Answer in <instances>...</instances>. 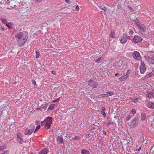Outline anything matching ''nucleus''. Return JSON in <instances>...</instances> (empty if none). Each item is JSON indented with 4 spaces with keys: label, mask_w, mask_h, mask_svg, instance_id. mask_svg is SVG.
Here are the masks:
<instances>
[{
    "label": "nucleus",
    "mask_w": 154,
    "mask_h": 154,
    "mask_svg": "<svg viewBox=\"0 0 154 154\" xmlns=\"http://www.w3.org/2000/svg\"><path fill=\"white\" fill-rule=\"evenodd\" d=\"M15 37L18 39L17 44L21 47L26 42L28 37V33L27 32H20L15 35Z\"/></svg>",
    "instance_id": "1"
},
{
    "label": "nucleus",
    "mask_w": 154,
    "mask_h": 154,
    "mask_svg": "<svg viewBox=\"0 0 154 154\" xmlns=\"http://www.w3.org/2000/svg\"><path fill=\"white\" fill-rule=\"evenodd\" d=\"M52 118L48 117L45 119V128L46 129H49L52 123Z\"/></svg>",
    "instance_id": "2"
},
{
    "label": "nucleus",
    "mask_w": 154,
    "mask_h": 154,
    "mask_svg": "<svg viewBox=\"0 0 154 154\" xmlns=\"http://www.w3.org/2000/svg\"><path fill=\"white\" fill-rule=\"evenodd\" d=\"M35 128V126L32 124H31L28 127L25 131V134L27 135L31 134Z\"/></svg>",
    "instance_id": "3"
},
{
    "label": "nucleus",
    "mask_w": 154,
    "mask_h": 154,
    "mask_svg": "<svg viewBox=\"0 0 154 154\" xmlns=\"http://www.w3.org/2000/svg\"><path fill=\"white\" fill-rule=\"evenodd\" d=\"M139 122V119L137 117H135L131 124V127L132 128L136 127L137 126L138 123Z\"/></svg>",
    "instance_id": "4"
},
{
    "label": "nucleus",
    "mask_w": 154,
    "mask_h": 154,
    "mask_svg": "<svg viewBox=\"0 0 154 154\" xmlns=\"http://www.w3.org/2000/svg\"><path fill=\"white\" fill-rule=\"evenodd\" d=\"M146 67L145 66L144 63L143 61H141L140 66V73L143 74L146 71Z\"/></svg>",
    "instance_id": "5"
},
{
    "label": "nucleus",
    "mask_w": 154,
    "mask_h": 154,
    "mask_svg": "<svg viewBox=\"0 0 154 154\" xmlns=\"http://www.w3.org/2000/svg\"><path fill=\"white\" fill-rule=\"evenodd\" d=\"M88 85L90 86H92L93 88H97L98 87V83L90 79L88 81Z\"/></svg>",
    "instance_id": "6"
},
{
    "label": "nucleus",
    "mask_w": 154,
    "mask_h": 154,
    "mask_svg": "<svg viewBox=\"0 0 154 154\" xmlns=\"http://www.w3.org/2000/svg\"><path fill=\"white\" fill-rule=\"evenodd\" d=\"M132 54L133 57L134 59H137L138 60H140L141 59L140 53L137 51H134L132 53Z\"/></svg>",
    "instance_id": "7"
},
{
    "label": "nucleus",
    "mask_w": 154,
    "mask_h": 154,
    "mask_svg": "<svg viewBox=\"0 0 154 154\" xmlns=\"http://www.w3.org/2000/svg\"><path fill=\"white\" fill-rule=\"evenodd\" d=\"M127 35L124 34L123 35L121 38H120L119 40L122 44H125L127 41Z\"/></svg>",
    "instance_id": "8"
},
{
    "label": "nucleus",
    "mask_w": 154,
    "mask_h": 154,
    "mask_svg": "<svg viewBox=\"0 0 154 154\" xmlns=\"http://www.w3.org/2000/svg\"><path fill=\"white\" fill-rule=\"evenodd\" d=\"M133 42L135 43L141 42L142 40V38L140 36L135 35L133 38Z\"/></svg>",
    "instance_id": "9"
},
{
    "label": "nucleus",
    "mask_w": 154,
    "mask_h": 154,
    "mask_svg": "<svg viewBox=\"0 0 154 154\" xmlns=\"http://www.w3.org/2000/svg\"><path fill=\"white\" fill-rule=\"evenodd\" d=\"M146 106L149 108H154V102L147 101Z\"/></svg>",
    "instance_id": "10"
},
{
    "label": "nucleus",
    "mask_w": 154,
    "mask_h": 154,
    "mask_svg": "<svg viewBox=\"0 0 154 154\" xmlns=\"http://www.w3.org/2000/svg\"><path fill=\"white\" fill-rule=\"evenodd\" d=\"M146 58L149 62L151 64H154V59L149 56H146Z\"/></svg>",
    "instance_id": "11"
},
{
    "label": "nucleus",
    "mask_w": 154,
    "mask_h": 154,
    "mask_svg": "<svg viewBox=\"0 0 154 154\" xmlns=\"http://www.w3.org/2000/svg\"><path fill=\"white\" fill-rule=\"evenodd\" d=\"M57 143L59 144H60L63 143V138L60 136H58L57 138Z\"/></svg>",
    "instance_id": "12"
},
{
    "label": "nucleus",
    "mask_w": 154,
    "mask_h": 154,
    "mask_svg": "<svg viewBox=\"0 0 154 154\" xmlns=\"http://www.w3.org/2000/svg\"><path fill=\"white\" fill-rule=\"evenodd\" d=\"M139 29L141 32H144L146 31V27L145 26L141 25L140 26Z\"/></svg>",
    "instance_id": "13"
},
{
    "label": "nucleus",
    "mask_w": 154,
    "mask_h": 154,
    "mask_svg": "<svg viewBox=\"0 0 154 154\" xmlns=\"http://www.w3.org/2000/svg\"><path fill=\"white\" fill-rule=\"evenodd\" d=\"M48 151V149L47 148H45L42 149L39 152H41L42 154H47Z\"/></svg>",
    "instance_id": "14"
},
{
    "label": "nucleus",
    "mask_w": 154,
    "mask_h": 154,
    "mask_svg": "<svg viewBox=\"0 0 154 154\" xmlns=\"http://www.w3.org/2000/svg\"><path fill=\"white\" fill-rule=\"evenodd\" d=\"M81 154H89V151L87 150L83 149L81 150Z\"/></svg>",
    "instance_id": "15"
},
{
    "label": "nucleus",
    "mask_w": 154,
    "mask_h": 154,
    "mask_svg": "<svg viewBox=\"0 0 154 154\" xmlns=\"http://www.w3.org/2000/svg\"><path fill=\"white\" fill-rule=\"evenodd\" d=\"M154 95V92H149L148 93L147 97L149 98H151L152 97H153Z\"/></svg>",
    "instance_id": "16"
},
{
    "label": "nucleus",
    "mask_w": 154,
    "mask_h": 154,
    "mask_svg": "<svg viewBox=\"0 0 154 154\" xmlns=\"http://www.w3.org/2000/svg\"><path fill=\"white\" fill-rule=\"evenodd\" d=\"M146 117V115L144 113H143L141 115V120L144 121L145 120Z\"/></svg>",
    "instance_id": "17"
},
{
    "label": "nucleus",
    "mask_w": 154,
    "mask_h": 154,
    "mask_svg": "<svg viewBox=\"0 0 154 154\" xmlns=\"http://www.w3.org/2000/svg\"><path fill=\"white\" fill-rule=\"evenodd\" d=\"M154 75V74L152 72H150L147 75L145 76V79H147L150 77L152 76V75Z\"/></svg>",
    "instance_id": "18"
},
{
    "label": "nucleus",
    "mask_w": 154,
    "mask_h": 154,
    "mask_svg": "<svg viewBox=\"0 0 154 154\" xmlns=\"http://www.w3.org/2000/svg\"><path fill=\"white\" fill-rule=\"evenodd\" d=\"M103 57H101L98 58L97 59L94 60V61L97 63H100L101 62V60H102Z\"/></svg>",
    "instance_id": "19"
},
{
    "label": "nucleus",
    "mask_w": 154,
    "mask_h": 154,
    "mask_svg": "<svg viewBox=\"0 0 154 154\" xmlns=\"http://www.w3.org/2000/svg\"><path fill=\"white\" fill-rule=\"evenodd\" d=\"M0 20L1 21H2V22L4 24H6L7 23V20L5 18H3L2 17L0 18Z\"/></svg>",
    "instance_id": "20"
},
{
    "label": "nucleus",
    "mask_w": 154,
    "mask_h": 154,
    "mask_svg": "<svg viewBox=\"0 0 154 154\" xmlns=\"http://www.w3.org/2000/svg\"><path fill=\"white\" fill-rule=\"evenodd\" d=\"M6 26L8 27L9 29H12L13 28L12 24H11L10 23H7L6 24Z\"/></svg>",
    "instance_id": "21"
},
{
    "label": "nucleus",
    "mask_w": 154,
    "mask_h": 154,
    "mask_svg": "<svg viewBox=\"0 0 154 154\" xmlns=\"http://www.w3.org/2000/svg\"><path fill=\"white\" fill-rule=\"evenodd\" d=\"M144 137L143 136H141L140 137V139L139 140V142L140 143H143L144 142Z\"/></svg>",
    "instance_id": "22"
},
{
    "label": "nucleus",
    "mask_w": 154,
    "mask_h": 154,
    "mask_svg": "<svg viewBox=\"0 0 154 154\" xmlns=\"http://www.w3.org/2000/svg\"><path fill=\"white\" fill-rule=\"evenodd\" d=\"M81 138L79 136H75L72 138V140H79L81 139Z\"/></svg>",
    "instance_id": "23"
},
{
    "label": "nucleus",
    "mask_w": 154,
    "mask_h": 154,
    "mask_svg": "<svg viewBox=\"0 0 154 154\" xmlns=\"http://www.w3.org/2000/svg\"><path fill=\"white\" fill-rule=\"evenodd\" d=\"M99 8L102 10H103L104 11H106V8L103 5H102L101 6H100Z\"/></svg>",
    "instance_id": "24"
},
{
    "label": "nucleus",
    "mask_w": 154,
    "mask_h": 154,
    "mask_svg": "<svg viewBox=\"0 0 154 154\" xmlns=\"http://www.w3.org/2000/svg\"><path fill=\"white\" fill-rule=\"evenodd\" d=\"M136 110L134 109H132L131 112H130V113L131 114H133L134 115L136 113Z\"/></svg>",
    "instance_id": "25"
},
{
    "label": "nucleus",
    "mask_w": 154,
    "mask_h": 154,
    "mask_svg": "<svg viewBox=\"0 0 154 154\" xmlns=\"http://www.w3.org/2000/svg\"><path fill=\"white\" fill-rule=\"evenodd\" d=\"M128 77V76L127 75V74H126V75H124L122 76V81H124L125 80L127 79Z\"/></svg>",
    "instance_id": "26"
},
{
    "label": "nucleus",
    "mask_w": 154,
    "mask_h": 154,
    "mask_svg": "<svg viewBox=\"0 0 154 154\" xmlns=\"http://www.w3.org/2000/svg\"><path fill=\"white\" fill-rule=\"evenodd\" d=\"M107 93L108 95V96H111L114 94L113 92H107Z\"/></svg>",
    "instance_id": "27"
},
{
    "label": "nucleus",
    "mask_w": 154,
    "mask_h": 154,
    "mask_svg": "<svg viewBox=\"0 0 154 154\" xmlns=\"http://www.w3.org/2000/svg\"><path fill=\"white\" fill-rule=\"evenodd\" d=\"M131 116L130 115L127 116L126 118V121H128L131 119Z\"/></svg>",
    "instance_id": "28"
},
{
    "label": "nucleus",
    "mask_w": 154,
    "mask_h": 154,
    "mask_svg": "<svg viewBox=\"0 0 154 154\" xmlns=\"http://www.w3.org/2000/svg\"><path fill=\"white\" fill-rule=\"evenodd\" d=\"M114 32L111 31V33H110V37L112 38H114Z\"/></svg>",
    "instance_id": "29"
},
{
    "label": "nucleus",
    "mask_w": 154,
    "mask_h": 154,
    "mask_svg": "<svg viewBox=\"0 0 154 154\" xmlns=\"http://www.w3.org/2000/svg\"><path fill=\"white\" fill-rule=\"evenodd\" d=\"M40 122L38 121H35V124L37 125H40Z\"/></svg>",
    "instance_id": "30"
},
{
    "label": "nucleus",
    "mask_w": 154,
    "mask_h": 154,
    "mask_svg": "<svg viewBox=\"0 0 154 154\" xmlns=\"http://www.w3.org/2000/svg\"><path fill=\"white\" fill-rule=\"evenodd\" d=\"M101 114L103 115L104 118H105L106 116V114L104 111H101Z\"/></svg>",
    "instance_id": "31"
},
{
    "label": "nucleus",
    "mask_w": 154,
    "mask_h": 154,
    "mask_svg": "<svg viewBox=\"0 0 154 154\" xmlns=\"http://www.w3.org/2000/svg\"><path fill=\"white\" fill-rule=\"evenodd\" d=\"M35 53L36 54V58H38L40 55V53L38 51H36Z\"/></svg>",
    "instance_id": "32"
},
{
    "label": "nucleus",
    "mask_w": 154,
    "mask_h": 154,
    "mask_svg": "<svg viewBox=\"0 0 154 154\" xmlns=\"http://www.w3.org/2000/svg\"><path fill=\"white\" fill-rule=\"evenodd\" d=\"M17 140L19 141V142L20 143H22V141H23V139L22 138H18L17 139Z\"/></svg>",
    "instance_id": "33"
},
{
    "label": "nucleus",
    "mask_w": 154,
    "mask_h": 154,
    "mask_svg": "<svg viewBox=\"0 0 154 154\" xmlns=\"http://www.w3.org/2000/svg\"><path fill=\"white\" fill-rule=\"evenodd\" d=\"M32 83L34 85V86H35L36 85V82L34 80H32Z\"/></svg>",
    "instance_id": "34"
},
{
    "label": "nucleus",
    "mask_w": 154,
    "mask_h": 154,
    "mask_svg": "<svg viewBox=\"0 0 154 154\" xmlns=\"http://www.w3.org/2000/svg\"><path fill=\"white\" fill-rule=\"evenodd\" d=\"M129 33L130 34L132 35L134 33V32L132 29H130L129 30Z\"/></svg>",
    "instance_id": "35"
},
{
    "label": "nucleus",
    "mask_w": 154,
    "mask_h": 154,
    "mask_svg": "<svg viewBox=\"0 0 154 154\" xmlns=\"http://www.w3.org/2000/svg\"><path fill=\"white\" fill-rule=\"evenodd\" d=\"M59 100H60V98H57V99L53 100V102H58L59 101Z\"/></svg>",
    "instance_id": "36"
},
{
    "label": "nucleus",
    "mask_w": 154,
    "mask_h": 154,
    "mask_svg": "<svg viewBox=\"0 0 154 154\" xmlns=\"http://www.w3.org/2000/svg\"><path fill=\"white\" fill-rule=\"evenodd\" d=\"M151 125L152 127L154 128V118H153V121L152 122Z\"/></svg>",
    "instance_id": "37"
},
{
    "label": "nucleus",
    "mask_w": 154,
    "mask_h": 154,
    "mask_svg": "<svg viewBox=\"0 0 154 154\" xmlns=\"http://www.w3.org/2000/svg\"><path fill=\"white\" fill-rule=\"evenodd\" d=\"M41 125L43 126L45 124V120L41 122Z\"/></svg>",
    "instance_id": "38"
},
{
    "label": "nucleus",
    "mask_w": 154,
    "mask_h": 154,
    "mask_svg": "<svg viewBox=\"0 0 154 154\" xmlns=\"http://www.w3.org/2000/svg\"><path fill=\"white\" fill-rule=\"evenodd\" d=\"M65 2L67 3L70 4L71 3V2L69 0H65Z\"/></svg>",
    "instance_id": "39"
},
{
    "label": "nucleus",
    "mask_w": 154,
    "mask_h": 154,
    "mask_svg": "<svg viewBox=\"0 0 154 154\" xmlns=\"http://www.w3.org/2000/svg\"><path fill=\"white\" fill-rule=\"evenodd\" d=\"M150 55L152 57H154V53H150Z\"/></svg>",
    "instance_id": "40"
},
{
    "label": "nucleus",
    "mask_w": 154,
    "mask_h": 154,
    "mask_svg": "<svg viewBox=\"0 0 154 154\" xmlns=\"http://www.w3.org/2000/svg\"><path fill=\"white\" fill-rule=\"evenodd\" d=\"M138 100V98H136L135 99H134V102H136Z\"/></svg>",
    "instance_id": "41"
},
{
    "label": "nucleus",
    "mask_w": 154,
    "mask_h": 154,
    "mask_svg": "<svg viewBox=\"0 0 154 154\" xmlns=\"http://www.w3.org/2000/svg\"><path fill=\"white\" fill-rule=\"evenodd\" d=\"M41 126H40V125H38V126H37L36 127V129H37V130H38V129H39L40 128Z\"/></svg>",
    "instance_id": "42"
},
{
    "label": "nucleus",
    "mask_w": 154,
    "mask_h": 154,
    "mask_svg": "<svg viewBox=\"0 0 154 154\" xmlns=\"http://www.w3.org/2000/svg\"><path fill=\"white\" fill-rule=\"evenodd\" d=\"M104 97V94H101V95H100L98 97Z\"/></svg>",
    "instance_id": "43"
},
{
    "label": "nucleus",
    "mask_w": 154,
    "mask_h": 154,
    "mask_svg": "<svg viewBox=\"0 0 154 154\" xmlns=\"http://www.w3.org/2000/svg\"><path fill=\"white\" fill-rule=\"evenodd\" d=\"M128 8L129 10H132V9H133L131 7V6H128Z\"/></svg>",
    "instance_id": "44"
},
{
    "label": "nucleus",
    "mask_w": 154,
    "mask_h": 154,
    "mask_svg": "<svg viewBox=\"0 0 154 154\" xmlns=\"http://www.w3.org/2000/svg\"><path fill=\"white\" fill-rule=\"evenodd\" d=\"M51 73L52 74H53V75H55L56 74V72L54 71H52V72H51Z\"/></svg>",
    "instance_id": "45"
},
{
    "label": "nucleus",
    "mask_w": 154,
    "mask_h": 154,
    "mask_svg": "<svg viewBox=\"0 0 154 154\" xmlns=\"http://www.w3.org/2000/svg\"><path fill=\"white\" fill-rule=\"evenodd\" d=\"M105 110H106V108L104 107H102V111H104Z\"/></svg>",
    "instance_id": "46"
},
{
    "label": "nucleus",
    "mask_w": 154,
    "mask_h": 154,
    "mask_svg": "<svg viewBox=\"0 0 154 154\" xmlns=\"http://www.w3.org/2000/svg\"><path fill=\"white\" fill-rule=\"evenodd\" d=\"M8 151L5 152L4 153H2V154H8Z\"/></svg>",
    "instance_id": "47"
},
{
    "label": "nucleus",
    "mask_w": 154,
    "mask_h": 154,
    "mask_svg": "<svg viewBox=\"0 0 154 154\" xmlns=\"http://www.w3.org/2000/svg\"><path fill=\"white\" fill-rule=\"evenodd\" d=\"M38 3H39L42 1V0H35Z\"/></svg>",
    "instance_id": "48"
},
{
    "label": "nucleus",
    "mask_w": 154,
    "mask_h": 154,
    "mask_svg": "<svg viewBox=\"0 0 154 154\" xmlns=\"http://www.w3.org/2000/svg\"><path fill=\"white\" fill-rule=\"evenodd\" d=\"M53 108V107L51 105H50L49 108H48V109H52Z\"/></svg>",
    "instance_id": "49"
},
{
    "label": "nucleus",
    "mask_w": 154,
    "mask_h": 154,
    "mask_svg": "<svg viewBox=\"0 0 154 154\" xmlns=\"http://www.w3.org/2000/svg\"><path fill=\"white\" fill-rule=\"evenodd\" d=\"M130 99L134 102V98L133 97H130Z\"/></svg>",
    "instance_id": "50"
},
{
    "label": "nucleus",
    "mask_w": 154,
    "mask_h": 154,
    "mask_svg": "<svg viewBox=\"0 0 154 154\" xmlns=\"http://www.w3.org/2000/svg\"><path fill=\"white\" fill-rule=\"evenodd\" d=\"M76 8L77 10H79V8L78 6V5H77L76 7Z\"/></svg>",
    "instance_id": "51"
},
{
    "label": "nucleus",
    "mask_w": 154,
    "mask_h": 154,
    "mask_svg": "<svg viewBox=\"0 0 154 154\" xmlns=\"http://www.w3.org/2000/svg\"><path fill=\"white\" fill-rule=\"evenodd\" d=\"M94 127H92L91 128V130H94Z\"/></svg>",
    "instance_id": "52"
},
{
    "label": "nucleus",
    "mask_w": 154,
    "mask_h": 154,
    "mask_svg": "<svg viewBox=\"0 0 154 154\" xmlns=\"http://www.w3.org/2000/svg\"><path fill=\"white\" fill-rule=\"evenodd\" d=\"M141 146L137 150L138 151H139L141 149Z\"/></svg>",
    "instance_id": "53"
},
{
    "label": "nucleus",
    "mask_w": 154,
    "mask_h": 154,
    "mask_svg": "<svg viewBox=\"0 0 154 154\" xmlns=\"http://www.w3.org/2000/svg\"><path fill=\"white\" fill-rule=\"evenodd\" d=\"M111 123H110V122L109 121L108 122V124H107V125L108 126V125H111Z\"/></svg>",
    "instance_id": "54"
},
{
    "label": "nucleus",
    "mask_w": 154,
    "mask_h": 154,
    "mask_svg": "<svg viewBox=\"0 0 154 154\" xmlns=\"http://www.w3.org/2000/svg\"><path fill=\"white\" fill-rule=\"evenodd\" d=\"M103 134H104L105 135H106V132L105 131H103Z\"/></svg>",
    "instance_id": "55"
},
{
    "label": "nucleus",
    "mask_w": 154,
    "mask_h": 154,
    "mask_svg": "<svg viewBox=\"0 0 154 154\" xmlns=\"http://www.w3.org/2000/svg\"><path fill=\"white\" fill-rule=\"evenodd\" d=\"M104 97H108V95H107V94H104Z\"/></svg>",
    "instance_id": "56"
},
{
    "label": "nucleus",
    "mask_w": 154,
    "mask_h": 154,
    "mask_svg": "<svg viewBox=\"0 0 154 154\" xmlns=\"http://www.w3.org/2000/svg\"><path fill=\"white\" fill-rule=\"evenodd\" d=\"M119 79V80H122V77H120Z\"/></svg>",
    "instance_id": "57"
},
{
    "label": "nucleus",
    "mask_w": 154,
    "mask_h": 154,
    "mask_svg": "<svg viewBox=\"0 0 154 154\" xmlns=\"http://www.w3.org/2000/svg\"><path fill=\"white\" fill-rule=\"evenodd\" d=\"M130 144V143H129V142H127V146H128L129 144Z\"/></svg>",
    "instance_id": "58"
},
{
    "label": "nucleus",
    "mask_w": 154,
    "mask_h": 154,
    "mask_svg": "<svg viewBox=\"0 0 154 154\" xmlns=\"http://www.w3.org/2000/svg\"><path fill=\"white\" fill-rule=\"evenodd\" d=\"M119 75V74L118 73H117L115 74V76H116L118 75Z\"/></svg>",
    "instance_id": "59"
},
{
    "label": "nucleus",
    "mask_w": 154,
    "mask_h": 154,
    "mask_svg": "<svg viewBox=\"0 0 154 154\" xmlns=\"http://www.w3.org/2000/svg\"><path fill=\"white\" fill-rule=\"evenodd\" d=\"M38 130L36 128L34 131V133L35 132Z\"/></svg>",
    "instance_id": "60"
},
{
    "label": "nucleus",
    "mask_w": 154,
    "mask_h": 154,
    "mask_svg": "<svg viewBox=\"0 0 154 154\" xmlns=\"http://www.w3.org/2000/svg\"><path fill=\"white\" fill-rule=\"evenodd\" d=\"M43 108L44 109H46V107L45 106H43Z\"/></svg>",
    "instance_id": "61"
},
{
    "label": "nucleus",
    "mask_w": 154,
    "mask_h": 154,
    "mask_svg": "<svg viewBox=\"0 0 154 154\" xmlns=\"http://www.w3.org/2000/svg\"><path fill=\"white\" fill-rule=\"evenodd\" d=\"M2 30L3 31L4 30H5V29L4 28V27H2Z\"/></svg>",
    "instance_id": "62"
},
{
    "label": "nucleus",
    "mask_w": 154,
    "mask_h": 154,
    "mask_svg": "<svg viewBox=\"0 0 154 154\" xmlns=\"http://www.w3.org/2000/svg\"><path fill=\"white\" fill-rule=\"evenodd\" d=\"M114 118L115 119H117L118 118H117V116H115L114 117Z\"/></svg>",
    "instance_id": "63"
},
{
    "label": "nucleus",
    "mask_w": 154,
    "mask_h": 154,
    "mask_svg": "<svg viewBox=\"0 0 154 154\" xmlns=\"http://www.w3.org/2000/svg\"><path fill=\"white\" fill-rule=\"evenodd\" d=\"M66 137H67L68 138H69L70 137V136H66Z\"/></svg>",
    "instance_id": "64"
}]
</instances>
